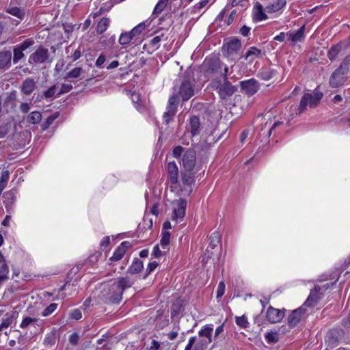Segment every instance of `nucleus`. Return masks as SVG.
Segmentation results:
<instances>
[{
	"instance_id": "nucleus-44",
	"label": "nucleus",
	"mask_w": 350,
	"mask_h": 350,
	"mask_svg": "<svg viewBox=\"0 0 350 350\" xmlns=\"http://www.w3.org/2000/svg\"><path fill=\"white\" fill-rule=\"evenodd\" d=\"M124 252H123V249H120L119 247L115 250L113 256L110 258V260L117 261L120 260L123 256L124 255Z\"/></svg>"
},
{
	"instance_id": "nucleus-13",
	"label": "nucleus",
	"mask_w": 350,
	"mask_h": 350,
	"mask_svg": "<svg viewBox=\"0 0 350 350\" xmlns=\"http://www.w3.org/2000/svg\"><path fill=\"white\" fill-rule=\"evenodd\" d=\"M284 317V312L283 310L273 308L271 306L269 307L267 312V319L269 322L272 323L280 322Z\"/></svg>"
},
{
	"instance_id": "nucleus-50",
	"label": "nucleus",
	"mask_w": 350,
	"mask_h": 350,
	"mask_svg": "<svg viewBox=\"0 0 350 350\" xmlns=\"http://www.w3.org/2000/svg\"><path fill=\"white\" fill-rule=\"evenodd\" d=\"M57 304H51L49 306H47L44 311L42 312V316L47 317L52 314L57 308Z\"/></svg>"
},
{
	"instance_id": "nucleus-31",
	"label": "nucleus",
	"mask_w": 350,
	"mask_h": 350,
	"mask_svg": "<svg viewBox=\"0 0 350 350\" xmlns=\"http://www.w3.org/2000/svg\"><path fill=\"white\" fill-rule=\"evenodd\" d=\"M286 3V0H277L273 4L269 5L265 8L267 12H274L282 9Z\"/></svg>"
},
{
	"instance_id": "nucleus-21",
	"label": "nucleus",
	"mask_w": 350,
	"mask_h": 350,
	"mask_svg": "<svg viewBox=\"0 0 350 350\" xmlns=\"http://www.w3.org/2000/svg\"><path fill=\"white\" fill-rule=\"evenodd\" d=\"M320 290V286H314V288L310 291V295L306 301L304 302V306L310 307L317 304L319 300L318 293Z\"/></svg>"
},
{
	"instance_id": "nucleus-29",
	"label": "nucleus",
	"mask_w": 350,
	"mask_h": 350,
	"mask_svg": "<svg viewBox=\"0 0 350 350\" xmlns=\"http://www.w3.org/2000/svg\"><path fill=\"white\" fill-rule=\"evenodd\" d=\"M143 262L139 259L135 258L132 265L129 267L127 272L131 274L139 273L143 269Z\"/></svg>"
},
{
	"instance_id": "nucleus-30",
	"label": "nucleus",
	"mask_w": 350,
	"mask_h": 350,
	"mask_svg": "<svg viewBox=\"0 0 350 350\" xmlns=\"http://www.w3.org/2000/svg\"><path fill=\"white\" fill-rule=\"evenodd\" d=\"M115 283L120 288L122 294L126 288L131 287L133 284V282L127 277H122Z\"/></svg>"
},
{
	"instance_id": "nucleus-42",
	"label": "nucleus",
	"mask_w": 350,
	"mask_h": 350,
	"mask_svg": "<svg viewBox=\"0 0 350 350\" xmlns=\"http://www.w3.org/2000/svg\"><path fill=\"white\" fill-rule=\"evenodd\" d=\"M265 339L269 344L275 343L278 341V334L277 332H267L265 334Z\"/></svg>"
},
{
	"instance_id": "nucleus-46",
	"label": "nucleus",
	"mask_w": 350,
	"mask_h": 350,
	"mask_svg": "<svg viewBox=\"0 0 350 350\" xmlns=\"http://www.w3.org/2000/svg\"><path fill=\"white\" fill-rule=\"evenodd\" d=\"M9 177H10L9 171L5 170L2 172L1 176L0 177V187H2L3 188H5L6 187Z\"/></svg>"
},
{
	"instance_id": "nucleus-2",
	"label": "nucleus",
	"mask_w": 350,
	"mask_h": 350,
	"mask_svg": "<svg viewBox=\"0 0 350 350\" xmlns=\"http://www.w3.org/2000/svg\"><path fill=\"white\" fill-rule=\"evenodd\" d=\"M228 68L227 66L224 68V72L222 73L223 79L215 81V86L217 90L219 97L221 99H226L227 97L231 96L237 90L236 86L232 83L227 79V73Z\"/></svg>"
},
{
	"instance_id": "nucleus-41",
	"label": "nucleus",
	"mask_w": 350,
	"mask_h": 350,
	"mask_svg": "<svg viewBox=\"0 0 350 350\" xmlns=\"http://www.w3.org/2000/svg\"><path fill=\"white\" fill-rule=\"evenodd\" d=\"M9 269L5 262L0 266V284L8 278Z\"/></svg>"
},
{
	"instance_id": "nucleus-48",
	"label": "nucleus",
	"mask_w": 350,
	"mask_h": 350,
	"mask_svg": "<svg viewBox=\"0 0 350 350\" xmlns=\"http://www.w3.org/2000/svg\"><path fill=\"white\" fill-rule=\"evenodd\" d=\"M57 116L58 115L57 113L49 116L42 124V129H47L49 127V126L53 123V122L57 118Z\"/></svg>"
},
{
	"instance_id": "nucleus-45",
	"label": "nucleus",
	"mask_w": 350,
	"mask_h": 350,
	"mask_svg": "<svg viewBox=\"0 0 350 350\" xmlns=\"http://www.w3.org/2000/svg\"><path fill=\"white\" fill-rule=\"evenodd\" d=\"M82 70L81 67H76L67 73L66 78H77L81 75Z\"/></svg>"
},
{
	"instance_id": "nucleus-26",
	"label": "nucleus",
	"mask_w": 350,
	"mask_h": 350,
	"mask_svg": "<svg viewBox=\"0 0 350 350\" xmlns=\"http://www.w3.org/2000/svg\"><path fill=\"white\" fill-rule=\"evenodd\" d=\"M342 49V44L341 43H337L331 46V48L327 51V57L332 61H334L338 54L340 53Z\"/></svg>"
},
{
	"instance_id": "nucleus-56",
	"label": "nucleus",
	"mask_w": 350,
	"mask_h": 350,
	"mask_svg": "<svg viewBox=\"0 0 350 350\" xmlns=\"http://www.w3.org/2000/svg\"><path fill=\"white\" fill-rule=\"evenodd\" d=\"M56 90V85H53L50 88H49L47 90H46L44 92V96L46 98H49L53 97L55 94Z\"/></svg>"
},
{
	"instance_id": "nucleus-25",
	"label": "nucleus",
	"mask_w": 350,
	"mask_h": 350,
	"mask_svg": "<svg viewBox=\"0 0 350 350\" xmlns=\"http://www.w3.org/2000/svg\"><path fill=\"white\" fill-rule=\"evenodd\" d=\"M190 132L193 136L197 135L200 133V122L198 116H192L189 122Z\"/></svg>"
},
{
	"instance_id": "nucleus-61",
	"label": "nucleus",
	"mask_w": 350,
	"mask_h": 350,
	"mask_svg": "<svg viewBox=\"0 0 350 350\" xmlns=\"http://www.w3.org/2000/svg\"><path fill=\"white\" fill-rule=\"evenodd\" d=\"M9 132V127L8 124H3L0 126V138L4 137Z\"/></svg>"
},
{
	"instance_id": "nucleus-15",
	"label": "nucleus",
	"mask_w": 350,
	"mask_h": 350,
	"mask_svg": "<svg viewBox=\"0 0 350 350\" xmlns=\"http://www.w3.org/2000/svg\"><path fill=\"white\" fill-rule=\"evenodd\" d=\"M221 241V234L219 232H213L210 237V243L209 245L204 253V255L207 258H210L212 257L213 252H211V250L215 249V247Z\"/></svg>"
},
{
	"instance_id": "nucleus-47",
	"label": "nucleus",
	"mask_w": 350,
	"mask_h": 350,
	"mask_svg": "<svg viewBox=\"0 0 350 350\" xmlns=\"http://www.w3.org/2000/svg\"><path fill=\"white\" fill-rule=\"evenodd\" d=\"M236 323L242 328H246L249 324L245 315L236 317Z\"/></svg>"
},
{
	"instance_id": "nucleus-34",
	"label": "nucleus",
	"mask_w": 350,
	"mask_h": 350,
	"mask_svg": "<svg viewBox=\"0 0 350 350\" xmlns=\"http://www.w3.org/2000/svg\"><path fill=\"white\" fill-rule=\"evenodd\" d=\"M41 119H42V115H41L40 112H39L38 111H34L31 112L28 115L27 121L29 123H31L33 124H36L40 122Z\"/></svg>"
},
{
	"instance_id": "nucleus-32",
	"label": "nucleus",
	"mask_w": 350,
	"mask_h": 350,
	"mask_svg": "<svg viewBox=\"0 0 350 350\" xmlns=\"http://www.w3.org/2000/svg\"><path fill=\"white\" fill-rule=\"evenodd\" d=\"M261 54V50L257 49L255 46H252L249 49L245 55V59H247L250 57V61H254L256 57H259Z\"/></svg>"
},
{
	"instance_id": "nucleus-23",
	"label": "nucleus",
	"mask_w": 350,
	"mask_h": 350,
	"mask_svg": "<svg viewBox=\"0 0 350 350\" xmlns=\"http://www.w3.org/2000/svg\"><path fill=\"white\" fill-rule=\"evenodd\" d=\"M18 316L17 311H12L11 314L6 313L5 317L3 318L2 322L0 324V331L3 328L8 327Z\"/></svg>"
},
{
	"instance_id": "nucleus-14",
	"label": "nucleus",
	"mask_w": 350,
	"mask_h": 350,
	"mask_svg": "<svg viewBox=\"0 0 350 350\" xmlns=\"http://www.w3.org/2000/svg\"><path fill=\"white\" fill-rule=\"evenodd\" d=\"M345 74H342L338 70H335L330 77L329 85L333 88L341 86L345 81Z\"/></svg>"
},
{
	"instance_id": "nucleus-59",
	"label": "nucleus",
	"mask_w": 350,
	"mask_h": 350,
	"mask_svg": "<svg viewBox=\"0 0 350 350\" xmlns=\"http://www.w3.org/2000/svg\"><path fill=\"white\" fill-rule=\"evenodd\" d=\"M72 89V85L68 83H64L62 85L61 90L58 93V95H61L67 92H69Z\"/></svg>"
},
{
	"instance_id": "nucleus-63",
	"label": "nucleus",
	"mask_w": 350,
	"mask_h": 350,
	"mask_svg": "<svg viewBox=\"0 0 350 350\" xmlns=\"http://www.w3.org/2000/svg\"><path fill=\"white\" fill-rule=\"evenodd\" d=\"M196 341V336L191 337L189 340L187 345H186V347L185 348V350H191L192 347L193 346Z\"/></svg>"
},
{
	"instance_id": "nucleus-16",
	"label": "nucleus",
	"mask_w": 350,
	"mask_h": 350,
	"mask_svg": "<svg viewBox=\"0 0 350 350\" xmlns=\"http://www.w3.org/2000/svg\"><path fill=\"white\" fill-rule=\"evenodd\" d=\"M181 181L185 186L189 187L188 194H190L192 189L191 185L194 183V173L193 171L183 170L181 172Z\"/></svg>"
},
{
	"instance_id": "nucleus-4",
	"label": "nucleus",
	"mask_w": 350,
	"mask_h": 350,
	"mask_svg": "<svg viewBox=\"0 0 350 350\" xmlns=\"http://www.w3.org/2000/svg\"><path fill=\"white\" fill-rule=\"evenodd\" d=\"M28 62L31 65L51 62L48 49L41 45L39 46L35 51L29 55Z\"/></svg>"
},
{
	"instance_id": "nucleus-55",
	"label": "nucleus",
	"mask_w": 350,
	"mask_h": 350,
	"mask_svg": "<svg viewBox=\"0 0 350 350\" xmlns=\"http://www.w3.org/2000/svg\"><path fill=\"white\" fill-rule=\"evenodd\" d=\"M225 293V284L224 282H220L219 283L217 290V298L221 297Z\"/></svg>"
},
{
	"instance_id": "nucleus-7",
	"label": "nucleus",
	"mask_w": 350,
	"mask_h": 350,
	"mask_svg": "<svg viewBox=\"0 0 350 350\" xmlns=\"http://www.w3.org/2000/svg\"><path fill=\"white\" fill-rule=\"evenodd\" d=\"M175 206L173 209V215L172 219L178 221V219L182 220L186 213L187 201L183 198H180L173 202Z\"/></svg>"
},
{
	"instance_id": "nucleus-6",
	"label": "nucleus",
	"mask_w": 350,
	"mask_h": 350,
	"mask_svg": "<svg viewBox=\"0 0 350 350\" xmlns=\"http://www.w3.org/2000/svg\"><path fill=\"white\" fill-rule=\"evenodd\" d=\"M178 104V94H174L168 100L167 111L163 114V119L168 124L171 118L175 115Z\"/></svg>"
},
{
	"instance_id": "nucleus-39",
	"label": "nucleus",
	"mask_w": 350,
	"mask_h": 350,
	"mask_svg": "<svg viewBox=\"0 0 350 350\" xmlns=\"http://www.w3.org/2000/svg\"><path fill=\"white\" fill-rule=\"evenodd\" d=\"M168 0H159L154 9L153 10L152 14L158 15L160 14L167 6Z\"/></svg>"
},
{
	"instance_id": "nucleus-9",
	"label": "nucleus",
	"mask_w": 350,
	"mask_h": 350,
	"mask_svg": "<svg viewBox=\"0 0 350 350\" xmlns=\"http://www.w3.org/2000/svg\"><path fill=\"white\" fill-rule=\"evenodd\" d=\"M5 12L10 15L15 16L17 19L12 20V23L18 25L25 17V10L16 6L9 5L5 8Z\"/></svg>"
},
{
	"instance_id": "nucleus-37",
	"label": "nucleus",
	"mask_w": 350,
	"mask_h": 350,
	"mask_svg": "<svg viewBox=\"0 0 350 350\" xmlns=\"http://www.w3.org/2000/svg\"><path fill=\"white\" fill-rule=\"evenodd\" d=\"M13 54V62L14 64H17L25 56L23 51L17 46L14 48Z\"/></svg>"
},
{
	"instance_id": "nucleus-60",
	"label": "nucleus",
	"mask_w": 350,
	"mask_h": 350,
	"mask_svg": "<svg viewBox=\"0 0 350 350\" xmlns=\"http://www.w3.org/2000/svg\"><path fill=\"white\" fill-rule=\"evenodd\" d=\"M183 150L184 148L180 146H176L173 150V156L176 158H180Z\"/></svg>"
},
{
	"instance_id": "nucleus-8",
	"label": "nucleus",
	"mask_w": 350,
	"mask_h": 350,
	"mask_svg": "<svg viewBox=\"0 0 350 350\" xmlns=\"http://www.w3.org/2000/svg\"><path fill=\"white\" fill-rule=\"evenodd\" d=\"M196 156L193 149H187L182 159L183 166L185 170L193 171L196 165Z\"/></svg>"
},
{
	"instance_id": "nucleus-40",
	"label": "nucleus",
	"mask_w": 350,
	"mask_h": 350,
	"mask_svg": "<svg viewBox=\"0 0 350 350\" xmlns=\"http://www.w3.org/2000/svg\"><path fill=\"white\" fill-rule=\"evenodd\" d=\"M56 334L54 332H50L46 336L44 344L47 346L54 345L56 342Z\"/></svg>"
},
{
	"instance_id": "nucleus-12",
	"label": "nucleus",
	"mask_w": 350,
	"mask_h": 350,
	"mask_svg": "<svg viewBox=\"0 0 350 350\" xmlns=\"http://www.w3.org/2000/svg\"><path fill=\"white\" fill-rule=\"evenodd\" d=\"M306 313V309L301 307L293 310L288 318V324L291 327L296 326L303 319Z\"/></svg>"
},
{
	"instance_id": "nucleus-51",
	"label": "nucleus",
	"mask_w": 350,
	"mask_h": 350,
	"mask_svg": "<svg viewBox=\"0 0 350 350\" xmlns=\"http://www.w3.org/2000/svg\"><path fill=\"white\" fill-rule=\"evenodd\" d=\"M182 309V305L179 303H175L172 305L171 316L172 317H174L178 315L180 313Z\"/></svg>"
},
{
	"instance_id": "nucleus-24",
	"label": "nucleus",
	"mask_w": 350,
	"mask_h": 350,
	"mask_svg": "<svg viewBox=\"0 0 350 350\" xmlns=\"http://www.w3.org/2000/svg\"><path fill=\"white\" fill-rule=\"evenodd\" d=\"M267 18V14L263 11L262 5L256 2L254 8V19L257 21H261Z\"/></svg>"
},
{
	"instance_id": "nucleus-54",
	"label": "nucleus",
	"mask_w": 350,
	"mask_h": 350,
	"mask_svg": "<svg viewBox=\"0 0 350 350\" xmlns=\"http://www.w3.org/2000/svg\"><path fill=\"white\" fill-rule=\"evenodd\" d=\"M158 266V263L156 261H152L149 262L146 269V273L144 276V278H146L152 271H154L157 267Z\"/></svg>"
},
{
	"instance_id": "nucleus-38",
	"label": "nucleus",
	"mask_w": 350,
	"mask_h": 350,
	"mask_svg": "<svg viewBox=\"0 0 350 350\" xmlns=\"http://www.w3.org/2000/svg\"><path fill=\"white\" fill-rule=\"evenodd\" d=\"M170 233L169 232H163L162 233V237L160 241V244L163 250H167L170 243Z\"/></svg>"
},
{
	"instance_id": "nucleus-53",
	"label": "nucleus",
	"mask_w": 350,
	"mask_h": 350,
	"mask_svg": "<svg viewBox=\"0 0 350 350\" xmlns=\"http://www.w3.org/2000/svg\"><path fill=\"white\" fill-rule=\"evenodd\" d=\"M208 343V340H200L194 347L193 350H205Z\"/></svg>"
},
{
	"instance_id": "nucleus-1",
	"label": "nucleus",
	"mask_w": 350,
	"mask_h": 350,
	"mask_svg": "<svg viewBox=\"0 0 350 350\" xmlns=\"http://www.w3.org/2000/svg\"><path fill=\"white\" fill-rule=\"evenodd\" d=\"M195 75L194 70L189 67L184 72L183 79L179 87L178 96L182 98L183 102H185L190 99L195 94L194 91Z\"/></svg>"
},
{
	"instance_id": "nucleus-52",
	"label": "nucleus",
	"mask_w": 350,
	"mask_h": 350,
	"mask_svg": "<svg viewBox=\"0 0 350 350\" xmlns=\"http://www.w3.org/2000/svg\"><path fill=\"white\" fill-rule=\"evenodd\" d=\"M37 321L38 320L36 318H31V317H27L23 319L20 326L21 328H25L30 324L37 322Z\"/></svg>"
},
{
	"instance_id": "nucleus-5",
	"label": "nucleus",
	"mask_w": 350,
	"mask_h": 350,
	"mask_svg": "<svg viewBox=\"0 0 350 350\" xmlns=\"http://www.w3.org/2000/svg\"><path fill=\"white\" fill-rule=\"evenodd\" d=\"M322 96L323 94L321 92H315L314 94H305L302 96L299 103L298 108L299 113H302L308 105H309L310 107H315L321 100Z\"/></svg>"
},
{
	"instance_id": "nucleus-17",
	"label": "nucleus",
	"mask_w": 350,
	"mask_h": 350,
	"mask_svg": "<svg viewBox=\"0 0 350 350\" xmlns=\"http://www.w3.org/2000/svg\"><path fill=\"white\" fill-rule=\"evenodd\" d=\"M241 46V43L240 40L237 38H233L230 42L224 44L223 50L226 51L228 55H232L234 53H237L238 51L240 49Z\"/></svg>"
},
{
	"instance_id": "nucleus-33",
	"label": "nucleus",
	"mask_w": 350,
	"mask_h": 350,
	"mask_svg": "<svg viewBox=\"0 0 350 350\" xmlns=\"http://www.w3.org/2000/svg\"><path fill=\"white\" fill-rule=\"evenodd\" d=\"M110 23V20L108 18H102L100 21L98 23L97 28H96V32L98 34H102L104 33Z\"/></svg>"
},
{
	"instance_id": "nucleus-36",
	"label": "nucleus",
	"mask_w": 350,
	"mask_h": 350,
	"mask_svg": "<svg viewBox=\"0 0 350 350\" xmlns=\"http://www.w3.org/2000/svg\"><path fill=\"white\" fill-rule=\"evenodd\" d=\"M134 37L130 31L122 33L119 38V43L121 45H125L129 44Z\"/></svg>"
},
{
	"instance_id": "nucleus-3",
	"label": "nucleus",
	"mask_w": 350,
	"mask_h": 350,
	"mask_svg": "<svg viewBox=\"0 0 350 350\" xmlns=\"http://www.w3.org/2000/svg\"><path fill=\"white\" fill-rule=\"evenodd\" d=\"M100 297L105 304H118L122 298V293L118 286L113 282L104 287Z\"/></svg>"
},
{
	"instance_id": "nucleus-49",
	"label": "nucleus",
	"mask_w": 350,
	"mask_h": 350,
	"mask_svg": "<svg viewBox=\"0 0 350 350\" xmlns=\"http://www.w3.org/2000/svg\"><path fill=\"white\" fill-rule=\"evenodd\" d=\"M145 24L144 23H139L138 25L133 28V29L130 31L133 37H135L141 33V32L144 29Z\"/></svg>"
},
{
	"instance_id": "nucleus-22",
	"label": "nucleus",
	"mask_w": 350,
	"mask_h": 350,
	"mask_svg": "<svg viewBox=\"0 0 350 350\" xmlns=\"http://www.w3.org/2000/svg\"><path fill=\"white\" fill-rule=\"evenodd\" d=\"M167 170L170 180L172 183L176 184L178 182V170L175 162H170L167 165Z\"/></svg>"
},
{
	"instance_id": "nucleus-11",
	"label": "nucleus",
	"mask_w": 350,
	"mask_h": 350,
	"mask_svg": "<svg viewBox=\"0 0 350 350\" xmlns=\"http://www.w3.org/2000/svg\"><path fill=\"white\" fill-rule=\"evenodd\" d=\"M241 88L248 95L254 94L258 90V83L254 79L241 82Z\"/></svg>"
},
{
	"instance_id": "nucleus-20",
	"label": "nucleus",
	"mask_w": 350,
	"mask_h": 350,
	"mask_svg": "<svg viewBox=\"0 0 350 350\" xmlns=\"http://www.w3.org/2000/svg\"><path fill=\"white\" fill-rule=\"evenodd\" d=\"M21 92L25 95H30L36 88V81L33 79L27 78L21 85Z\"/></svg>"
},
{
	"instance_id": "nucleus-19",
	"label": "nucleus",
	"mask_w": 350,
	"mask_h": 350,
	"mask_svg": "<svg viewBox=\"0 0 350 350\" xmlns=\"http://www.w3.org/2000/svg\"><path fill=\"white\" fill-rule=\"evenodd\" d=\"M12 53L10 51L0 52V69H8L11 66Z\"/></svg>"
},
{
	"instance_id": "nucleus-43",
	"label": "nucleus",
	"mask_w": 350,
	"mask_h": 350,
	"mask_svg": "<svg viewBox=\"0 0 350 350\" xmlns=\"http://www.w3.org/2000/svg\"><path fill=\"white\" fill-rule=\"evenodd\" d=\"M35 42L31 38H27L23 42H21L20 44L17 45L21 49H22L23 51L27 50L28 48L31 47L34 44Z\"/></svg>"
},
{
	"instance_id": "nucleus-62",
	"label": "nucleus",
	"mask_w": 350,
	"mask_h": 350,
	"mask_svg": "<svg viewBox=\"0 0 350 350\" xmlns=\"http://www.w3.org/2000/svg\"><path fill=\"white\" fill-rule=\"evenodd\" d=\"M79 339V336L78 334L74 333L70 336L69 342L70 344H72L73 345H77L78 344Z\"/></svg>"
},
{
	"instance_id": "nucleus-58",
	"label": "nucleus",
	"mask_w": 350,
	"mask_h": 350,
	"mask_svg": "<svg viewBox=\"0 0 350 350\" xmlns=\"http://www.w3.org/2000/svg\"><path fill=\"white\" fill-rule=\"evenodd\" d=\"M165 253V251H161L160 249H159V247L158 245H155L153 248V252H152V255L158 258H160L161 256H163Z\"/></svg>"
},
{
	"instance_id": "nucleus-28",
	"label": "nucleus",
	"mask_w": 350,
	"mask_h": 350,
	"mask_svg": "<svg viewBox=\"0 0 350 350\" xmlns=\"http://www.w3.org/2000/svg\"><path fill=\"white\" fill-rule=\"evenodd\" d=\"M213 331V327L212 325H206L198 332V335L200 337H205L208 342H211Z\"/></svg>"
},
{
	"instance_id": "nucleus-27",
	"label": "nucleus",
	"mask_w": 350,
	"mask_h": 350,
	"mask_svg": "<svg viewBox=\"0 0 350 350\" xmlns=\"http://www.w3.org/2000/svg\"><path fill=\"white\" fill-rule=\"evenodd\" d=\"M305 25L301 27L296 32L289 34V39L294 43L302 42L304 38Z\"/></svg>"
},
{
	"instance_id": "nucleus-10",
	"label": "nucleus",
	"mask_w": 350,
	"mask_h": 350,
	"mask_svg": "<svg viewBox=\"0 0 350 350\" xmlns=\"http://www.w3.org/2000/svg\"><path fill=\"white\" fill-rule=\"evenodd\" d=\"M204 66H206V72L210 73H218L221 72L222 67L226 66L218 58H211L206 61Z\"/></svg>"
},
{
	"instance_id": "nucleus-64",
	"label": "nucleus",
	"mask_w": 350,
	"mask_h": 350,
	"mask_svg": "<svg viewBox=\"0 0 350 350\" xmlns=\"http://www.w3.org/2000/svg\"><path fill=\"white\" fill-rule=\"evenodd\" d=\"M105 59H106V58L104 55H103V54L100 55L96 61V63H95L96 66L97 67H101L103 66V64H104V62H105Z\"/></svg>"
},
{
	"instance_id": "nucleus-18",
	"label": "nucleus",
	"mask_w": 350,
	"mask_h": 350,
	"mask_svg": "<svg viewBox=\"0 0 350 350\" xmlns=\"http://www.w3.org/2000/svg\"><path fill=\"white\" fill-rule=\"evenodd\" d=\"M340 332L338 330H330L327 335L325 342L331 348L336 346L339 342Z\"/></svg>"
},
{
	"instance_id": "nucleus-57",
	"label": "nucleus",
	"mask_w": 350,
	"mask_h": 350,
	"mask_svg": "<svg viewBox=\"0 0 350 350\" xmlns=\"http://www.w3.org/2000/svg\"><path fill=\"white\" fill-rule=\"evenodd\" d=\"M70 316L73 319L79 320L82 318V313L80 310L75 309L70 312Z\"/></svg>"
},
{
	"instance_id": "nucleus-35",
	"label": "nucleus",
	"mask_w": 350,
	"mask_h": 350,
	"mask_svg": "<svg viewBox=\"0 0 350 350\" xmlns=\"http://www.w3.org/2000/svg\"><path fill=\"white\" fill-rule=\"evenodd\" d=\"M350 66V56L348 55L345 57L342 61L340 66L337 68L339 71H340L342 74L347 75Z\"/></svg>"
}]
</instances>
